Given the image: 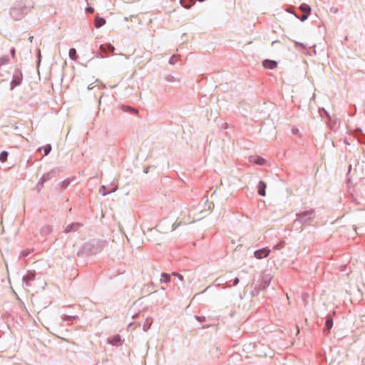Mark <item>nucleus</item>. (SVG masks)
<instances>
[{
  "label": "nucleus",
  "mask_w": 365,
  "mask_h": 365,
  "mask_svg": "<svg viewBox=\"0 0 365 365\" xmlns=\"http://www.w3.org/2000/svg\"><path fill=\"white\" fill-rule=\"evenodd\" d=\"M197 211L195 208L184 207L177 218L175 223L173 225V229L177 228L180 225H187L195 222L200 219V217L197 216Z\"/></svg>",
  "instance_id": "obj_1"
},
{
  "label": "nucleus",
  "mask_w": 365,
  "mask_h": 365,
  "mask_svg": "<svg viewBox=\"0 0 365 365\" xmlns=\"http://www.w3.org/2000/svg\"><path fill=\"white\" fill-rule=\"evenodd\" d=\"M270 250L268 248H262L255 252L254 255L257 259H262L269 255Z\"/></svg>",
  "instance_id": "obj_2"
},
{
  "label": "nucleus",
  "mask_w": 365,
  "mask_h": 365,
  "mask_svg": "<svg viewBox=\"0 0 365 365\" xmlns=\"http://www.w3.org/2000/svg\"><path fill=\"white\" fill-rule=\"evenodd\" d=\"M22 81V76L21 74H16L13 76L12 81L11 82V89H14L16 86L21 84Z\"/></svg>",
  "instance_id": "obj_3"
},
{
  "label": "nucleus",
  "mask_w": 365,
  "mask_h": 365,
  "mask_svg": "<svg viewBox=\"0 0 365 365\" xmlns=\"http://www.w3.org/2000/svg\"><path fill=\"white\" fill-rule=\"evenodd\" d=\"M263 66L264 68L268 69H273L277 67V63L274 61L271 60H265L263 62Z\"/></svg>",
  "instance_id": "obj_4"
},
{
  "label": "nucleus",
  "mask_w": 365,
  "mask_h": 365,
  "mask_svg": "<svg viewBox=\"0 0 365 365\" xmlns=\"http://www.w3.org/2000/svg\"><path fill=\"white\" fill-rule=\"evenodd\" d=\"M266 184L263 181H260L258 184V193L262 196H265Z\"/></svg>",
  "instance_id": "obj_5"
},
{
  "label": "nucleus",
  "mask_w": 365,
  "mask_h": 365,
  "mask_svg": "<svg viewBox=\"0 0 365 365\" xmlns=\"http://www.w3.org/2000/svg\"><path fill=\"white\" fill-rule=\"evenodd\" d=\"M80 226H81V225L78 223L69 225L66 226V227L65 228V232H70L71 231H76L78 230V228Z\"/></svg>",
  "instance_id": "obj_6"
},
{
  "label": "nucleus",
  "mask_w": 365,
  "mask_h": 365,
  "mask_svg": "<svg viewBox=\"0 0 365 365\" xmlns=\"http://www.w3.org/2000/svg\"><path fill=\"white\" fill-rule=\"evenodd\" d=\"M106 24V20L101 17H96L95 21V26L96 28H100Z\"/></svg>",
  "instance_id": "obj_7"
},
{
  "label": "nucleus",
  "mask_w": 365,
  "mask_h": 365,
  "mask_svg": "<svg viewBox=\"0 0 365 365\" xmlns=\"http://www.w3.org/2000/svg\"><path fill=\"white\" fill-rule=\"evenodd\" d=\"M300 10L303 12V14H309L311 12V8L310 6L307 4H302L299 6Z\"/></svg>",
  "instance_id": "obj_8"
},
{
  "label": "nucleus",
  "mask_w": 365,
  "mask_h": 365,
  "mask_svg": "<svg viewBox=\"0 0 365 365\" xmlns=\"http://www.w3.org/2000/svg\"><path fill=\"white\" fill-rule=\"evenodd\" d=\"M69 57L72 59V60H74L76 61L77 59V54H76V51L75 48H71L69 50Z\"/></svg>",
  "instance_id": "obj_9"
},
{
  "label": "nucleus",
  "mask_w": 365,
  "mask_h": 365,
  "mask_svg": "<svg viewBox=\"0 0 365 365\" xmlns=\"http://www.w3.org/2000/svg\"><path fill=\"white\" fill-rule=\"evenodd\" d=\"M170 275H168V274H165V273H163L161 274V277H160L161 282L168 283L170 282Z\"/></svg>",
  "instance_id": "obj_10"
},
{
  "label": "nucleus",
  "mask_w": 365,
  "mask_h": 365,
  "mask_svg": "<svg viewBox=\"0 0 365 365\" xmlns=\"http://www.w3.org/2000/svg\"><path fill=\"white\" fill-rule=\"evenodd\" d=\"M109 342L113 344H117L120 341V337L119 336H115L108 339Z\"/></svg>",
  "instance_id": "obj_11"
},
{
  "label": "nucleus",
  "mask_w": 365,
  "mask_h": 365,
  "mask_svg": "<svg viewBox=\"0 0 365 365\" xmlns=\"http://www.w3.org/2000/svg\"><path fill=\"white\" fill-rule=\"evenodd\" d=\"M8 157V153L6 151H3L0 154V160L2 163H4L6 161Z\"/></svg>",
  "instance_id": "obj_12"
},
{
  "label": "nucleus",
  "mask_w": 365,
  "mask_h": 365,
  "mask_svg": "<svg viewBox=\"0 0 365 365\" xmlns=\"http://www.w3.org/2000/svg\"><path fill=\"white\" fill-rule=\"evenodd\" d=\"M43 153H44V155H46L49 153V152L51 151V145H46V146H44L43 148Z\"/></svg>",
  "instance_id": "obj_13"
},
{
  "label": "nucleus",
  "mask_w": 365,
  "mask_h": 365,
  "mask_svg": "<svg viewBox=\"0 0 365 365\" xmlns=\"http://www.w3.org/2000/svg\"><path fill=\"white\" fill-rule=\"evenodd\" d=\"M333 326V322L330 319H327V322H326V327L330 329Z\"/></svg>",
  "instance_id": "obj_14"
},
{
  "label": "nucleus",
  "mask_w": 365,
  "mask_h": 365,
  "mask_svg": "<svg viewBox=\"0 0 365 365\" xmlns=\"http://www.w3.org/2000/svg\"><path fill=\"white\" fill-rule=\"evenodd\" d=\"M255 163L259 165H263L264 163V160L262 158H259L257 160L255 161Z\"/></svg>",
  "instance_id": "obj_15"
},
{
  "label": "nucleus",
  "mask_w": 365,
  "mask_h": 365,
  "mask_svg": "<svg viewBox=\"0 0 365 365\" xmlns=\"http://www.w3.org/2000/svg\"><path fill=\"white\" fill-rule=\"evenodd\" d=\"M309 15V14H303V15L301 17V21H305L308 18Z\"/></svg>",
  "instance_id": "obj_16"
},
{
  "label": "nucleus",
  "mask_w": 365,
  "mask_h": 365,
  "mask_svg": "<svg viewBox=\"0 0 365 365\" xmlns=\"http://www.w3.org/2000/svg\"><path fill=\"white\" fill-rule=\"evenodd\" d=\"M173 275L177 276L180 281H183L182 275L178 274V273H173Z\"/></svg>",
  "instance_id": "obj_17"
},
{
  "label": "nucleus",
  "mask_w": 365,
  "mask_h": 365,
  "mask_svg": "<svg viewBox=\"0 0 365 365\" xmlns=\"http://www.w3.org/2000/svg\"><path fill=\"white\" fill-rule=\"evenodd\" d=\"M181 4H182V5L185 8H186V9H189V8L190 7V5H186V4H183V0H181Z\"/></svg>",
  "instance_id": "obj_18"
},
{
  "label": "nucleus",
  "mask_w": 365,
  "mask_h": 365,
  "mask_svg": "<svg viewBox=\"0 0 365 365\" xmlns=\"http://www.w3.org/2000/svg\"><path fill=\"white\" fill-rule=\"evenodd\" d=\"M238 282H239V279H238L237 278H236V279H235V281H234V284H235V285H236V284H238Z\"/></svg>",
  "instance_id": "obj_19"
},
{
  "label": "nucleus",
  "mask_w": 365,
  "mask_h": 365,
  "mask_svg": "<svg viewBox=\"0 0 365 365\" xmlns=\"http://www.w3.org/2000/svg\"><path fill=\"white\" fill-rule=\"evenodd\" d=\"M32 40H33V36H31V37L29 38V41L31 42V41H32Z\"/></svg>",
  "instance_id": "obj_20"
},
{
  "label": "nucleus",
  "mask_w": 365,
  "mask_h": 365,
  "mask_svg": "<svg viewBox=\"0 0 365 365\" xmlns=\"http://www.w3.org/2000/svg\"><path fill=\"white\" fill-rule=\"evenodd\" d=\"M133 111L134 113H138V111H137V110H135V109H133Z\"/></svg>",
  "instance_id": "obj_21"
},
{
  "label": "nucleus",
  "mask_w": 365,
  "mask_h": 365,
  "mask_svg": "<svg viewBox=\"0 0 365 365\" xmlns=\"http://www.w3.org/2000/svg\"><path fill=\"white\" fill-rule=\"evenodd\" d=\"M87 10H88V11H91V8H87Z\"/></svg>",
  "instance_id": "obj_22"
}]
</instances>
